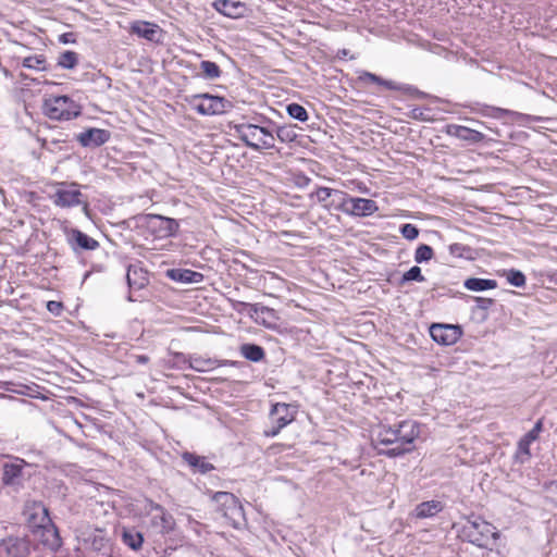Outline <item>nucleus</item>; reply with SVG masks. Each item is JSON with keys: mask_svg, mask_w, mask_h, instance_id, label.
<instances>
[{"mask_svg": "<svg viewBox=\"0 0 557 557\" xmlns=\"http://www.w3.org/2000/svg\"><path fill=\"white\" fill-rule=\"evenodd\" d=\"M420 432L419 423L407 420L395 426L380 425L374 441L381 454L395 457L411 451L413 442L420 436Z\"/></svg>", "mask_w": 557, "mask_h": 557, "instance_id": "1", "label": "nucleus"}, {"mask_svg": "<svg viewBox=\"0 0 557 557\" xmlns=\"http://www.w3.org/2000/svg\"><path fill=\"white\" fill-rule=\"evenodd\" d=\"M212 502L216 510L224 517V519L235 529L242 528L245 522V513L238 498L228 492H215L212 495Z\"/></svg>", "mask_w": 557, "mask_h": 557, "instance_id": "2", "label": "nucleus"}, {"mask_svg": "<svg viewBox=\"0 0 557 557\" xmlns=\"http://www.w3.org/2000/svg\"><path fill=\"white\" fill-rule=\"evenodd\" d=\"M237 136L251 149H271L274 147V136L267 128L255 124H238L234 126Z\"/></svg>", "mask_w": 557, "mask_h": 557, "instance_id": "3", "label": "nucleus"}, {"mask_svg": "<svg viewBox=\"0 0 557 557\" xmlns=\"http://www.w3.org/2000/svg\"><path fill=\"white\" fill-rule=\"evenodd\" d=\"M463 533L470 543L481 548L487 547L492 541L499 539L496 528L480 517L468 519Z\"/></svg>", "mask_w": 557, "mask_h": 557, "instance_id": "4", "label": "nucleus"}, {"mask_svg": "<svg viewBox=\"0 0 557 557\" xmlns=\"http://www.w3.org/2000/svg\"><path fill=\"white\" fill-rule=\"evenodd\" d=\"M45 114L57 121H69L81 114V107L67 96H51L44 102Z\"/></svg>", "mask_w": 557, "mask_h": 557, "instance_id": "5", "label": "nucleus"}, {"mask_svg": "<svg viewBox=\"0 0 557 557\" xmlns=\"http://www.w3.org/2000/svg\"><path fill=\"white\" fill-rule=\"evenodd\" d=\"M53 203L61 208H71L79 205H84L85 210L87 203L83 199V194L79 187L75 183H59L57 189L52 196Z\"/></svg>", "mask_w": 557, "mask_h": 557, "instance_id": "6", "label": "nucleus"}, {"mask_svg": "<svg viewBox=\"0 0 557 557\" xmlns=\"http://www.w3.org/2000/svg\"><path fill=\"white\" fill-rule=\"evenodd\" d=\"M194 101V109L201 115L223 114L231 107L228 100L209 94L197 95Z\"/></svg>", "mask_w": 557, "mask_h": 557, "instance_id": "7", "label": "nucleus"}, {"mask_svg": "<svg viewBox=\"0 0 557 557\" xmlns=\"http://www.w3.org/2000/svg\"><path fill=\"white\" fill-rule=\"evenodd\" d=\"M295 413L296 411L293 406L281 403L275 404L270 412L272 426L264 431V435L268 437L276 436L283 428L295 419Z\"/></svg>", "mask_w": 557, "mask_h": 557, "instance_id": "8", "label": "nucleus"}, {"mask_svg": "<svg viewBox=\"0 0 557 557\" xmlns=\"http://www.w3.org/2000/svg\"><path fill=\"white\" fill-rule=\"evenodd\" d=\"M144 224L157 238L174 236L178 230L176 220L157 214L145 215Z\"/></svg>", "mask_w": 557, "mask_h": 557, "instance_id": "9", "label": "nucleus"}, {"mask_svg": "<svg viewBox=\"0 0 557 557\" xmlns=\"http://www.w3.org/2000/svg\"><path fill=\"white\" fill-rule=\"evenodd\" d=\"M28 463L18 457H8L2 466V483L7 486L17 487L24 479V469Z\"/></svg>", "mask_w": 557, "mask_h": 557, "instance_id": "10", "label": "nucleus"}, {"mask_svg": "<svg viewBox=\"0 0 557 557\" xmlns=\"http://www.w3.org/2000/svg\"><path fill=\"white\" fill-rule=\"evenodd\" d=\"M462 332L458 325L433 324L430 327L432 339L441 345L450 346L457 343Z\"/></svg>", "mask_w": 557, "mask_h": 557, "instance_id": "11", "label": "nucleus"}, {"mask_svg": "<svg viewBox=\"0 0 557 557\" xmlns=\"http://www.w3.org/2000/svg\"><path fill=\"white\" fill-rule=\"evenodd\" d=\"M126 278L131 289L128 300L137 301L138 299L134 297L133 292L143 289L148 284L147 272L137 264H132L127 269Z\"/></svg>", "mask_w": 557, "mask_h": 557, "instance_id": "12", "label": "nucleus"}, {"mask_svg": "<svg viewBox=\"0 0 557 557\" xmlns=\"http://www.w3.org/2000/svg\"><path fill=\"white\" fill-rule=\"evenodd\" d=\"M27 544L18 537H8L0 542V557H27Z\"/></svg>", "mask_w": 557, "mask_h": 557, "instance_id": "13", "label": "nucleus"}, {"mask_svg": "<svg viewBox=\"0 0 557 557\" xmlns=\"http://www.w3.org/2000/svg\"><path fill=\"white\" fill-rule=\"evenodd\" d=\"M110 139V133L102 128H89L77 135V140L83 147H99Z\"/></svg>", "mask_w": 557, "mask_h": 557, "instance_id": "14", "label": "nucleus"}, {"mask_svg": "<svg viewBox=\"0 0 557 557\" xmlns=\"http://www.w3.org/2000/svg\"><path fill=\"white\" fill-rule=\"evenodd\" d=\"M376 202L366 198L350 197L347 214L357 216H368L377 211Z\"/></svg>", "mask_w": 557, "mask_h": 557, "instance_id": "15", "label": "nucleus"}, {"mask_svg": "<svg viewBox=\"0 0 557 557\" xmlns=\"http://www.w3.org/2000/svg\"><path fill=\"white\" fill-rule=\"evenodd\" d=\"M131 32L136 34L138 37L145 38L152 42H158L161 36V29L157 24L136 21L131 25Z\"/></svg>", "mask_w": 557, "mask_h": 557, "instance_id": "16", "label": "nucleus"}, {"mask_svg": "<svg viewBox=\"0 0 557 557\" xmlns=\"http://www.w3.org/2000/svg\"><path fill=\"white\" fill-rule=\"evenodd\" d=\"M29 523L34 528V532L52 523L47 507L41 503H33L28 508Z\"/></svg>", "mask_w": 557, "mask_h": 557, "instance_id": "17", "label": "nucleus"}, {"mask_svg": "<svg viewBox=\"0 0 557 557\" xmlns=\"http://www.w3.org/2000/svg\"><path fill=\"white\" fill-rule=\"evenodd\" d=\"M35 534L39 537L41 543L48 548L55 550L61 545V539L59 532L53 523L42 527L40 530L35 531Z\"/></svg>", "mask_w": 557, "mask_h": 557, "instance_id": "18", "label": "nucleus"}, {"mask_svg": "<svg viewBox=\"0 0 557 557\" xmlns=\"http://www.w3.org/2000/svg\"><path fill=\"white\" fill-rule=\"evenodd\" d=\"M447 133L472 144L481 143L484 139V135L481 132L461 125H449Z\"/></svg>", "mask_w": 557, "mask_h": 557, "instance_id": "19", "label": "nucleus"}, {"mask_svg": "<svg viewBox=\"0 0 557 557\" xmlns=\"http://www.w3.org/2000/svg\"><path fill=\"white\" fill-rule=\"evenodd\" d=\"M69 242L74 250H76V248L94 250L99 246V243L96 239L91 238L79 230L71 231L69 234Z\"/></svg>", "mask_w": 557, "mask_h": 557, "instance_id": "20", "label": "nucleus"}, {"mask_svg": "<svg viewBox=\"0 0 557 557\" xmlns=\"http://www.w3.org/2000/svg\"><path fill=\"white\" fill-rule=\"evenodd\" d=\"M168 276L180 283H201L203 281V274L189 269H171L166 272Z\"/></svg>", "mask_w": 557, "mask_h": 557, "instance_id": "21", "label": "nucleus"}, {"mask_svg": "<svg viewBox=\"0 0 557 557\" xmlns=\"http://www.w3.org/2000/svg\"><path fill=\"white\" fill-rule=\"evenodd\" d=\"M213 7L216 11L228 17H238L245 10L244 4L235 0H215Z\"/></svg>", "mask_w": 557, "mask_h": 557, "instance_id": "22", "label": "nucleus"}, {"mask_svg": "<svg viewBox=\"0 0 557 557\" xmlns=\"http://www.w3.org/2000/svg\"><path fill=\"white\" fill-rule=\"evenodd\" d=\"M239 305L247 308L249 315L255 318L257 322L265 324L267 319H273L275 317L274 310L269 307L248 302H239Z\"/></svg>", "mask_w": 557, "mask_h": 557, "instance_id": "23", "label": "nucleus"}, {"mask_svg": "<svg viewBox=\"0 0 557 557\" xmlns=\"http://www.w3.org/2000/svg\"><path fill=\"white\" fill-rule=\"evenodd\" d=\"M444 506L438 500H428L414 508V516L419 519L431 518L443 510Z\"/></svg>", "mask_w": 557, "mask_h": 557, "instance_id": "24", "label": "nucleus"}, {"mask_svg": "<svg viewBox=\"0 0 557 557\" xmlns=\"http://www.w3.org/2000/svg\"><path fill=\"white\" fill-rule=\"evenodd\" d=\"M121 537L123 543L133 550L140 549L144 543L143 534L134 528H122Z\"/></svg>", "mask_w": 557, "mask_h": 557, "instance_id": "25", "label": "nucleus"}, {"mask_svg": "<svg viewBox=\"0 0 557 557\" xmlns=\"http://www.w3.org/2000/svg\"><path fill=\"white\" fill-rule=\"evenodd\" d=\"M349 199L350 197L345 191L334 189L332 193V198L326 205V210H337L346 212V210L348 209Z\"/></svg>", "mask_w": 557, "mask_h": 557, "instance_id": "26", "label": "nucleus"}, {"mask_svg": "<svg viewBox=\"0 0 557 557\" xmlns=\"http://www.w3.org/2000/svg\"><path fill=\"white\" fill-rule=\"evenodd\" d=\"M358 79L361 82V83H374V84H377L380 86H383L385 87L386 89H389V90H398L400 89V87L393 81H386L373 73H370V72H367V71H362L360 72L359 76H358Z\"/></svg>", "mask_w": 557, "mask_h": 557, "instance_id": "27", "label": "nucleus"}, {"mask_svg": "<svg viewBox=\"0 0 557 557\" xmlns=\"http://www.w3.org/2000/svg\"><path fill=\"white\" fill-rule=\"evenodd\" d=\"M463 286L472 292H482L496 288L497 282L495 280L470 277L465 281Z\"/></svg>", "mask_w": 557, "mask_h": 557, "instance_id": "28", "label": "nucleus"}, {"mask_svg": "<svg viewBox=\"0 0 557 557\" xmlns=\"http://www.w3.org/2000/svg\"><path fill=\"white\" fill-rule=\"evenodd\" d=\"M183 459L195 470L200 473H207L213 469V466L208 462L203 457L194 455L191 453H185Z\"/></svg>", "mask_w": 557, "mask_h": 557, "instance_id": "29", "label": "nucleus"}, {"mask_svg": "<svg viewBox=\"0 0 557 557\" xmlns=\"http://www.w3.org/2000/svg\"><path fill=\"white\" fill-rule=\"evenodd\" d=\"M240 354L247 360L259 362L263 360L265 354L261 346L256 344H244L240 346Z\"/></svg>", "mask_w": 557, "mask_h": 557, "instance_id": "30", "label": "nucleus"}, {"mask_svg": "<svg viewBox=\"0 0 557 557\" xmlns=\"http://www.w3.org/2000/svg\"><path fill=\"white\" fill-rule=\"evenodd\" d=\"M189 366L197 372H207L218 367V360L200 356L190 357Z\"/></svg>", "mask_w": 557, "mask_h": 557, "instance_id": "31", "label": "nucleus"}, {"mask_svg": "<svg viewBox=\"0 0 557 557\" xmlns=\"http://www.w3.org/2000/svg\"><path fill=\"white\" fill-rule=\"evenodd\" d=\"M152 522L156 525H160L162 532L169 533L174 528V519L173 517L165 511L163 508L162 511H160L158 515L153 517Z\"/></svg>", "mask_w": 557, "mask_h": 557, "instance_id": "32", "label": "nucleus"}, {"mask_svg": "<svg viewBox=\"0 0 557 557\" xmlns=\"http://www.w3.org/2000/svg\"><path fill=\"white\" fill-rule=\"evenodd\" d=\"M533 443L525 435L518 442L517 448V458L520 459L521 462L527 461L531 457L530 445Z\"/></svg>", "mask_w": 557, "mask_h": 557, "instance_id": "33", "label": "nucleus"}, {"mask_svg": "<svg viewBox=\"0 0 557 557\" xmlns=\"http://www.w3.org/2000/svg\"><path fill=\"white\" fill-rule=\"evenodd\" d=\"M46 60L42 55H29L23 59L22 65L30 70L41 71L46 69Z\"/></svg>", "mask_w": 557, "mask_h": 557, "instance_id": "34", "label": "nucleus"}, {"mask_svg": "<svg viewBox=\"0 0 557 557\" xmlns=\"http://www.w3.org/2000/svg\"><path fill=\"white\" fill-rule=\"evenodd\" d=\"M77 53L74 51H65L60 54L58 64L63 69H73L77 64Z\"/></svg>", "mask_w": 557, "mask_h": 557, "instance_id": "35", "label": "nucleus"}, {"mask_svg": "<svg viewBox=\"0 0 557 557\" xmlns=\"http://www.w3.org/2000/svg\"><path fill=\"white\" fill-rule=\"evenodd\" d=\"M286 111L289 114V116L295 120H298L300 122H306L308 120L307 110L298 103L288 104Z\"/></svg>", "mask_w": 557, "mask_h": 557, "instance_id": "36", "label": "nucleus"}, {"mask_svg": "<svg viewBox=\"0 0 557 557\" xmlns=\"http://www.w3.org/2000/svg\"><path fill=\"white\" fill-rule=\"evenodd\" d=\"M433 255H434V252H433L432 247L429 245L422 244L417 248V250L414 252V261L417 263L430 261L433 258Z\"/></svg>", "mask_w": 557, "mask_h": 557, "instance_id": "37", "label": "nucleus"}, {"mask_svg": "<svg viewBox=\"0 0 557 557\" xmlns=\"http://www.w3.org/2000/svg\"><path fill=\"white\" fill-rule=\"evenodd\" d=\"M200 69L207 78H216L221 74L220 67L212 61H202Z\"/></svg>", "mask_w": 557, "mask_h": 557, "instance_id": "38", "label": "nucleus"}, {"mask_svg": "<svg viewBox=\"0 0 557 557\" xmlns=\"http://www.w3.org/2000/svg\"><path fill=\"white\" fill-rule=\"evenodd\" d=\"M507 281L516 286V287H522L525 285V276L522 272L518 270H509L506 274Z\"/></svg>", "mask_w": 557, "mask_h": 557, "instance_id": "39", "label": "nucleus"}, {"mask_svg": "<svg viewBox=\"0 0 557 557\" xmlns=\"http://www.w3.org/2000/svg\"><path fill=\"white\" fill-rule=\"evenodd\" d=\"M409 281H417V282H424L425 277L421 273V269L417 265L410 268L407 272L404 273L401 282H409Z\"/></svg>", "mask_w": 557, "mask_h": 557, "instance_id": "40", "label": "nucleus"}, {"mask_svg": "<svg viewBox=\"0 0 557 557\" xmlns=\"http://www.w3.org/2000/svg\"><path fill=\"white\" fill-rule=\"evenodd\" d=\"M333 188L330 187H319L314 191V196L317 197V200L326 209V205L329 203L330 199L332 198Z\"/></svg>", "mask_w": 557, "mask_h": 557, "instance_id": "41", "label": "nucleus"}, {"mask_svg": "<svg viewBox=\"0 0 557 557\" xmlns=\"http://www.w3.org/2000/svg\"><path fill=\"white\" fill-rule=\"evenodd\" d=\"M400 233L406 239L413 240L418 237L419 230L416 225L407 223L400 227Z\"/></svg>", "mask_w": 557, "mask_h": 557, "instance_id": "42", "label": "nucleus"}, {"mask_svg": "<svg viewBox=\"0 0 557 557\" xmlns=\"http://www.w3.org/2000/svg\"><path fill=\"white\" fill-rule=\"evenodd\" d=\"M276 136L282 143H290L296 138L295 132L289 127H280Z\"/></svg>", "mask_w": 557, "mask_h": 557, "instance_id": "43", "label": "nucleus"}, {"mask_svg": "<svg viewBox=\"0 0 557 557\" xmlns=\"http://www.w3.org/2000/svg\"><path fill=\"white\" fill-rule=\"evenodd\" d=\"M63 308V304L60 301L50 300L47 302V310L55 317L62 313Z\"/></svg>", "mask_w": 557, "mask_h": 557, "instance_id": "44", "label": "nucleus"}, {"mask_svg": "<svg viewBox=\"0 0 557 557\" xmlns=\"http://www.w3.org/2000/svg\"><path fill=\"white\" fill-rule=\"evenodd\" d=\"M542 430H543V422H542V420H539L534 424V426L525 434V436L534 442L539 438V435L542 432Z\"/></svg>", "mask_w": 557, "mask_h": 557, "instance_id": "45", "label": "nucleus"}, {"mask_svg": "<svg viewBox=\"0 0 557 557\" xmlns=\"http://www.w3.org/2000/svg\"><path fill=\"white\" fill-rule=\"evenodd\" d=\"M475 301L478 307L481 309H487L493 305V300L491 298L478 297L475 298Z\"/></svg>", "mask_w": 557, "mask_h": 557, "instance_id": "46", "label": "nucleus"}, {"mask_svg": "<svg viewBox=\"0 0 557 557\" xmlns=\"http://www.w3.org/2000/svg\"><path fill=\"white\" fill-rule=\"evenodd\" d=\"M162 509H163V507H162L161 505H159V504H157V503H153V502H151V500H149V502H148V504H147V506H146V510H147L148 512H153V511H156V512H158V513H159L160 511H162Z\"/></svg>", "mask_w": 557, "mask_h": 557, "instance_id": "47", "label": "nucleus"}, {"mask_svg": "<svg viewBox=\"0 0 557 557\" xmlns=\"http://www.w3.org/2000/svg\"><path fill=\"white\" fill-rule=\"evenodd\" d=\"M544 488L547 492L557 494V481H550V482L545 483ZM556 506H557V499H556Z\"/></svg>", "mask_w": 557, "mask_h": 557, "instance_id": "48", "label": "nucleus"}, {"mask_svg": "<svg viewBox=\"0 0 557 557\" xmlns=\"http://www.w3.org/2000/svg\"><path fill=\"white\" fill-rule=\"evenodd\" d=\"M462 249V246L460 244H453L449 247V250L453 255H460V250Z\"/></svg>", "mask_w": 557, "mask_h": 557, "instance_id": "49", "label": "nucleus"}, {"mask_svg": "<svg viewBox=\"0 0 557 557\" xmlns=\"http://www.w3.org/2000/svg\"><path fill=\"white\" fill-rule=\"evenodd\" d=\"M73 36V34H63L60 36V41L63 42V44H67V42H71L72 40L70 39V37Z\"/></svg>", "mask_w": 557, "mask_h": 557, "instance_id": "50", "label": "nucleus"}, {"mask_svg": "<svg viewBox=\"0 0 557 557\" xmlns=\"http://www.w3.org/2000/svg\"><path fill=\"white\" fill-rule=\"evenodd\" d=\"M137 361L140 363H146L148 361V357L144 355L137 356Z\"/></svg>", "mask_w": 557, "mask_h": 557, "instance_id": "51", "label": "nucleus"}]
</instances>
